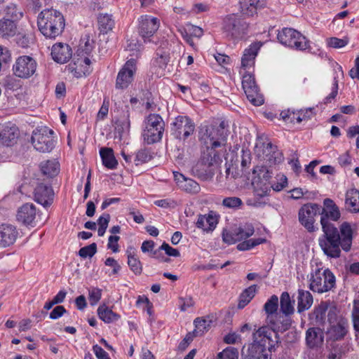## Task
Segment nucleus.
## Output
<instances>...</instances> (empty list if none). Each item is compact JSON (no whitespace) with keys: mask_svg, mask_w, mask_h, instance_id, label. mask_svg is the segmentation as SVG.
<instances>
[{"mask_svg":"<svg viewBox=\"0 0 359 359\" xmlns=\"http://www.w3.org/2000/svg\"><path fill=\"white\" fill-rule=\"evenodd\" d=\"M323 204L325 208H320V212L323 236L319 238V245L328 257H339L340 247L346 252L350 250L352 245L353 231L348 223L344 222L340 226L339 233L337 228L330 222V220L337 221L339 219L341 215L338 207L330 198H325Z\"/></svg>","mask_w":359,"mask_h":359,"instance_id":"obj_1","label":"nucleus"},{"mask_svg":"<svg viewBox=\"0 0 359 359\" xmlns=\"http://www.w3.org/2000/svg\"><path fill=\"white\" fill-rule=\"evenodd\" d=\"M37 24L41 34L50 39L59 36L65 26L63 15L53 8L42 11L38 16Z\"/></svg>","mask_w":359,"mask_h":359,"instance_id":"obj_2","label":"nucleus"},{"mask_svg":"<svg viewBox=\"0 0 359 359\" xmlns=\"http://www.w3.org/2000/svg\"><path fill=\"white\" fill-rule=\"evenodd\" d=\"M165 130L162 117L156 114H150L144 121L142 137L144 142L152 144L161 140Z\"/></svg>","mask_w":359,"mask_h":359,"instance_id":"obj_3","label":"nucleus"},{"mask_svg":"<svg viewBox=\"0 0 359 359\" xmlns=\"http://www.w3.org/2000/svg\"><path fill=\"white\" fill-rule=\"evenodd\" d=\"M335 276L328 269L317 268L311 273L309 288L314 292L323 293L335 286Z\"/></svg>","mask_w":359,"mask_h":359,"instance_id":"obj_4","label":"nucleus"},{"mask_svg":"<svg viewBox=\"0 0 359 359\" xmlns=\"http://www.w3.org/2000/svg\"><path fill=\"white\" fill-rule=\"evenodd\" d=\"M277 38L280 43L291 48L305 50L309 48V41L294 29L285 27L280 30Z\"/></svg>","mask_w":359,"mask_h":359,"instance_id":"obj_5","label":"nucleus"},{"mask_svg":"<svg viewBox=\"0 0 359 359\" xmlns=\"http://www.w3.org/2000/svg\"><path fill=\"white\" fill-rule=\"evenodd\" d=\"M248 29V23L235 14L227 15L224 20L222 29L229 39H242L247 34Z\"/></svg>","mask_w":359,"mask_h":359,"instance_id":"obj_6","label":"nucleus"},{"mask_svg":"<svg viewBox=\"0 0 359 359\" xmlns=\"http://www.w3.org/2000/svg\"><path fill=\"white\" fill-rule=\"evenodd\" d=\"M271 326V328L268 326H262L256 330V332L253 333V341L252 344L262 345L269 352L274 351L280 340L278 334L276 331V330L278 328L275 327L274 325Z\"/></svg>","mask_w":359,"mask_h":359,"instance_id":"obj_7","label":"nucleus"},{"mask_svg":"<svg viewBox=\"0 0 359 359\" xmlns=\"http://www.w3.org/2000/svg\"><path fill=\"white\" fill-rule=\"evenodd\" d=\"M195 129V123L188 116H177L170 123V134L179 140H187L194 135Z\"/></svg>","mask_w":359,"mask_h":359,"instance_id":"obj_8","label":"nucleus"},{"mask_svg":"<svg viewBox=\"0 0 359 359\" xmlns=\"http://www.w3.org/2000/svg\"><path fill=\"white\" fill-rule=\"evenodd\" d=\"M54 132L46 126L38 127L32 132V144L40 152H50L55 147Z\"/></svg>","mask_w":359,"mask_h":359,"instance_id":"obj_9","label":"nucleus"},{"mask_svg":"<svg viewBox=\"0 0 359 359\" xmlns=\"http://www.w3.org/2000/svg\"><path fill=\"white\" fill-rule=\"evenodd\" d=\"M320 212V205L316 203L303 205L298 212L299 223L310 233L316 231L318 228L314 224L315 217Z\"/></svg>","mask_w":359,"mask_h":359,"instance_id":"obj_10","label":"nucleus"},{"mask_svg":"<svg viewBox=\"0 0 359 359\" xmlns=\"http://www.w3.org/2000/svg\"><path fill=\"white\" fill-rule=\"evenodd\" d=\"M37 67L36 60L31 56H19L12 67L13 75L20 79H29L32 76Z\"/></svg>","mask_w":359,"mask_h":359,"instance_id":"obj_11","label":"nucleus"},{"mask_svg":"<svg viewBox=\"0 0 359 359\" xmlns=\"http://www.w3.org/2000/svg\"><path fill=\"white\" fill-rule=\"evenodd\" d=\"M159 27L160 20L157 18L144 15L139 18L138 32L144 42L151 41L150 38L154 36Z\"/></svg>","mask_w":359,"mask_h":359,"instance_id":"obj_12","label":"nucleus"},{"mask_svg":"<svg viewBox=\"0 0 359 359\" xmlns=\"http://www.w3.org/2000/svg\"><path fill=\"white\" fill-rule=\"evenodd\" d=\"M242 86L248 100L253 105L260 106L264 103L263 97L259 93L258 86L252 74L248 73L243 76Z\"/></svg>","mask_w":359,"mask_h":359,"instance_id":"obj_13","label":"nucleus"},{"mask_svg":"<svg viewBox=\"0 0 359 359\" xmlns=\"http://www.w3.org/2000/svg\"><path fill=\"white\" fill-rule=\"evenodd\" d=\"M227 126L228 124L222 121L218 126L211 125L206 128L205 135L210 140L212 149L220 147L222 142L226 140L228 135Z\"/></svg>","mask_w":359,"mask_h":359,"instance_id":"obj_14","label":"nucleus"},{"mask_svg":"<svg viewBox=\"0 0 359 359\" xmlns=\"http://www.w3.org/2000/svg\"><path fill=\"white\" fill-rule=\"evenodd\" d=\"M136 72V60L130 59L128 60L118 73L116 80V88L126 89L134 79Z\"/></svg>","mask_w":359,"mask_h":359,"instance_id":"obj_15","label":"nucleus"},{"mask_svg":"<svg viewBox=\"0 0 359 359\" xmlns=\"http://www.w3.org/2000/svg\"><path fill=\"white\" fill-rule=\"evenodd\" d=\"M266 0H240L239 9L241 13L247 18H252L257 15V11L266 8Z\"/></svg>","mask_w":359,"mask_h":359,"instance_id":"obj_16","label":"nucleus"},{"mask_svg":"<svg viewBox=\"0 0 359 359\" xmlns=\"http://www.w3.org/2000/svg\"><path fill=\"white\" fill-rule=\"evenodd\" d=\"M34 200L44 207L49 206L53 200V191L50 186L39 184L34 189Z\"/></svg>","mask_w":359,"mask_h":359,"instance_id":"obj_17","label":"nucleus"},{"mask_svg":"<svg viewBox=\"0 0 359 359\" xmlns=\"http://www.w3.org/2000/svg\"><path fill=\"white\" fill-rule=\"evenodd\" d=\"M18 234V231L15 226L10 224L0 225V247L6 248L13 245Z\"/></svg>","mask_w":359,"mask_h":359,"instance_id":"obj_18","label":"nucleus"},{"mask_svg":"<svg viewBox=\"0 0 359 359\" xmlns=\"http://www.w3.org/2000/svg\"><path fill=\"white\" fill-rule=\"evenodd\" d=\"M175 180L180 189L191 194H196L200 192L201 187L195 180L186 177L184 175L173 172Z\"/></svg>","mask_w":359,"mask_h":359,"instance_id":"obj_19","label":"nucleus"},{"mask_svg":"<svg viewBox=\"0 0 359 359\" xmlns=\"http://www.w3.org/2000/svg\"><path fill=\"white\" fill-rule=\"evenodd\" d=\"M19 131L15 124L8 123L2 126L0 130V140L2 144L11 147L17 142Z\"/></svg>","mask_w":359,"mask_h":359,"instance_id":"obj_20","label":"nucleus"},{"mask_svg":"<svg viewBox=\"0 0 359 359\" xmlns=\"http://www.w3.org/2000/svg\"><path fill=\"white\" fill-rule=\"evenodd\" d=\"M36 216V207L32 203L22 205L17 213V219L26 225H35Z\"/></svg>","mask_w":359,"mask_h":359,"instance_id":"obj_21","label":"nucleus"},{"mask_svg":"<svg viewBox=\"0 0 359 359\" xmlns=\"http://www.w3.org/2000/svg\"><path fill=\"white\" fill-rule=\"evenodd\" d=\"M51 55L55 62L65 63L72 57V48L66 43H55L52 47Z\"/></svg>","mask_w":359,"mask_h":359,"instance_id":"obj_22","label":"nucleus"},{"mask_svg":"<svg viewBox=\"0 0 359 359\" xmlns=\"http://www.w3.org/2000/svg\"><path fill=\"white\" fill-rule=\"evenodd\" d=\"M278 307V298L276 295H272L264 305V310L267 315L266 321L271 325H274L278 329L280 327L276 323L275 318H278L276 311Z\"/></svg>","mask_w":359,"mask_h":359,"instance_id":"obj_23","label":"nucleus"},{"mask_svg":"<svg viewBox=\"0 0 359 359\" xmlns=\"http://www.w3.org/2000/svg\"><path fill=\"white\" fill-rule=\"evenodd\" d=\"M269 352L263 346L251 343L242 355L244 359H271Z\"/></svg>","mask_w":359,"mask_h":359,"instance_id":"obj_24","label":"nucleus"},{"mask_svg":"<svg viewBox=\"0 0 359 359\" xmlns=\"http://www.w3.org/2000/svg\"><path fill=\"white\" fill-rule=\"evenodd\" d=\"M263 154L264 160L270 167L278 165L283 161V154L271 142L267 143L266 147H264Z\"/></svg>","mask_w":359,"mask_h":359,"instance_id":"obj_25","label":"nucleus"},{"mask_svg":"<svg viewBox=\"0 0 359 359\" xmlns=\"http://www.w3.org/2000/svg\"><path fill=\"white\" fill-rule=\"evenodd\" d=\"M324 333L320 328L311 327L306 332V343L311 348H318L323 344Z\"/></svg>","mask_w":359,"mask_h":359,"instance_id":"obj_26","label":"nucleus"},{"mask_svg":"<svg viewBox=\"0 0 359 359\" xmlns=\"http://www.w3.org/2000/svg\"><path fill=\"white\" fill-rule=\"evenodd\" d=\"M218 223V219L214 212L210 211L207 215H201L198 216L196 226L202 229L205 231H213Z\"/></svg>","mask_w":359,"mask_h":359,"instance_id":"obj_27","label":"nucleus"},{"mask_svg":"<svg viewBox=\"0 0 359 359\" xmlns=\"http://www.w3.org/2000/svg\"><path fill=\"white\" fill-rule=\"evenodd\" d=\"M328 320L330 324L332 322V314L331 311H329L328 313ZM347 332V325L343 320H340L336 324H333L330 325V327L328 328L327 334L333 340H339L342 339Z\"/></svg>","mask_w":359,"mask_h":359,"instance_id":"obj_28","label":"nucleus"},{"mask_svg":"<svg viewBox=\"0 0 359 359\" xmlns=\"http://www.w3.org/2000/svg\"><path fill=\"white\" fill-rule=\"evenodd\" d=\"M261 46L262 45L259 43H252L248 48L245 50L241 58L242 68L245 69L254 65L255 59Z\"/></svg>","mask_w":359,"mask_h":359,"instance_id":"obj_29","label":"nucleus"},{"mask_svg":"<svg viewBox=\"0 0 359 359\" xmlns=\"http://www.w3.org/2000/svg\"><path fill=\"white\" fill-rule=\"evenodd\" d=\"M345 204L351 212H359V191L358 189H351L346 191Z\"/></svg>","mask_w":359,"mask_h":359,"instance_id":"obj_30","label":"nucleus"},{"mask_svg":"<svg viewBox=\"0 0 359 359\" xmlns=\"http://www.w3.org/2000/svg\"><path fill=\"white\" fill-rule=\"evenodd\" d=\"M100 155L103 165L108 169H116L118 165V161L116 159L114 151L109 147H102L100 150Z\"/></svg>","mask_w":359,"mask_h":359,"instance_id":"obj_31","label":"nucleus"},{"mask_svg":"<svg viewBox=\"0 0 359 359\" xmlns=\"http://www.w3.org/2000/svg\"><path fill=\"white\" fill-rule=\"evenodd\" d=\"M297 302V311L301 313L310 309L313 304V297L309 291L299 290Z\"/></svg>","mask_w":359,"mask_h":359,"instance_id":"obj_32","label":"nucleus"},{"mask_svg":"<svg viewBox=\"0 0 359 359\" xmlns=\"http://www.w3.org/2000/svg\"><path fill=\"white\" fill-rule=\"evenodd\" d=\"M97 315L99 318L105 323H111L116 322L121 318L119 314L114 313L105 304L100 305L98 307Z\"/></svg>","mask_w":359,"mask_h":359,"instance_id":"obj_33","label":"nucleus"},{"mask_svg":"<svg viewBox=\"0 0 359 359\" xmlns=\"http://www.w3.org/2000/svg\"><path fill=\"white\" fill-rule=\"evenodd\" d=\"M41 171L43 175L48 177L56 176L60 171V165L55 160H47L40 164Z\"/></svg>","mask_w":359,"mask_h":359,"instance_id":"obj_34","label":"nucleus"},{"mask_svg":"<svg viewBox=\"0 0 359 359\" xmlns=\"http://www.w3.org/2000/svg\"><path fill=\"white\" fill-rule=\"evenodd\" d=\"M258 287L257 285H252L245 289L239 297V302L238 304V309H243L247 306L255 296Z\"/></svg>","mask_w":359,"mask_h":359,"instance_id":"obj_35","label":"nucleus"},{"mask_svg":"<svg viewBox=\"0 0 359 359\" xmlns=\"http://www.w3.org/2000/svg\"><path fill=\"white\" fill-rule=\"evenodd\" d=\"M128 255V264L130 270L135 275H140L142 272V265L137 257H135L133 248H130L126 251Z\"/></svg>","mask_w":359,"mask_h":359,"instance_id":"obj_36","label":"nucleus"},{"mask_svg":"<svg viewBox=\"0 0 359 359\" xmlns=\"http://www.w3.org/2000/svg\"><path fill=\"white\" fill-rule=\"evenodd\" d=\"M99 29L102 34H107L112 30L114 27V20L111 15L108 14H101L97 18Z\"/></svg>","mask_w":359,"mask_h":359,"instance_id":"obj_37","label":"nucleus"},{"mask_svg":"<svg viewBox=\"0 0 359 359\" xmlns=\"http://www.w3.org/2000/svg\"><path fill=\"white\" fill-rule=\"evenodd\" d=\"M74 65L76 66L75 68V75L76 77H81L83 75L86 76L91 72L90 67V60L87 57H85L83 59H78L74 62Z\"/></svg>","mask_w":359,"mask_h":359,"instance_id":"obj_38","label":"nucleus"},{"mask_svg":"<svg viewBox=\"0 0 359 359\" xmlns=\"http://www.w3.org/2000/svg\"><path fill=\"white\" fill-rule=\"evenodd\" d=\"M280 311L285 315H290L294 312V306L289 294L284 292L280 296Z\"/></svg>","mask_w":359,"mask_h":359,"instance_id":"obj_39","label":"nucleus"},{"mask_svg":"<svg viewBox=\"0 0 359 359\" xmlns=\"http://www.w3.org/2000/svg\"><path fill=\"white\" fill-rule=\"evenodd\" d=\"M16 26L13 20L4 19L0 20V33L3 36H11L15 32Z\"/></svg>","mask_w":359,"mask_h":359,"instance_id":"obj_40","label":"nucleus"},{"mask_svg":"<svg viewBox=\"0 0 359 359\" xmlns=\"http://www.w3.org/2000/svg\"><path fill=\"white\" fill-rule=\"evenodd\" d=\"M238 242L245 240L253 235L255 232L254 227L252 224H245L243 226L235 229Z\"/></svg>","mask_w":359,"mask_h":359,"instance_id":"obj_41","label":"nucleus"},{"mask_svg":"<svg viewBox=\"0 0 359 359\" xmlns=\"http://www.w3.org/2000/svg\"><path fill=\"white\" fill-rule=\"evenodd\" d=\"M280 115L283 120L287 123H301V118L299 116L298 110L288 109L282 111Z\"/></svg>","mask_w":359,"mask_h":359,"instance_id":"obj_42","label":"nucleus"},{"mask_svg":"<svg viewBox=\"0 0 359 359\" xmlns=\"http://www.w3.org/2000/svg\"><path fill=\"white\" fill-rule=\"evenodd\" d=\"M265 241H266V239L262 238H252V239L246 240V241H244L240 243L237 245V248L238 250H241V251L249 250L253 248L254 247H255L261 243H264Z\"/></svg>","mask_w":359,"mask_h":359,"instance_id":"obj_43","label":"nucleus"},{"mask_svg":"<svg viewBox=\"0 0 359 359\" xmlns=\"http://www.w3.org/2000/svg\"><path fill=\"white\" fill-rule=\"evenodd\" d=\"M217 359H238V351L236 348L229 346L217 354Z\"/></svg>","mask_w":359,"mask_h":359,"instance_id":"obj_44","label":"nucleus"},{"mask_svg":"<svg viewBox=\"0 0 359 359\" xmlns=\"http://www.w3.org/2000/svg\"><path fill=\"white\" fill-rule=\"evenodd\" d=\"M156 62L161 68L165 67L170 61V52L161 49L156 50Z\"/></svg>","mask_w":359,"mask_h":359,"instance_id":"obj_45","label":"nucleus"},{"mask_svg":"<svg viewBox=\"0 0 359 359\" xmlns=\"http://www.w3.org/2000/svg\"><path fill=\"white\" fill-rule=\"evenodd\" d=\"M222 205L228 208L238 209L243 205V201L238 197H226L223 199Z\"/></svg>","mask_w":359,"mask_h":359,"instance_id":"obj_46","label":"nucleus"},{"mask_svg":"<svg viewBox=\"0 0 359 359\" xmlns=\"http://www.w3.org/2000/svg\"><path fill=\"white\" fill-rule=\"evenodd\" d=\"M97 252V244L93 243L89 245L81 248L79 251V255L82 258L92 257Z\"/></svg>","mask_w":359,"mask_h":359,"instance_id":"obj_47","label":"nucleus"},{"mask_svg":"<svg viewBox=\"0 0 359 359\" xmlns=\"http://www.w3.org/2000/svg\"><path fill=\"white\" fill-rule=\"evenodd\" d=\"M151 159V156L145 149H140L135 154L134 162L136 165L144 163Z\"/></svg>","mask_w":359,"mask_h":359,"instance_id":"obj_48","label":"nucleus"},{"mask_svg":"<svg viewBox=\"0 0 359 359\" xmlns=\"http://www.w3.org/2000/svg\"><path fill=\"white\" fill-rule=\"evenodd\" d=\"M102 297V290L92 287L88 290V299L90 305L94 306L98 303Z\"/></svg>","mask_w":359,"mask_h":359,"instance_id":"obj_49","label":"nucleus"},{"mask_svg":"<svg viewBox=\"0 0 359 359\" xmlns=\"http://www.w3.org/2000/svg\"><path fill=\"white\" fill-rule=\"evenodd\" d=\"M327 45L334 48H341L346 46L348 43V38L338 39L337 37H331L327 40Z\"/></svg>","mask_w":359,"mask_h":359,"instance_id":"obj_50","label":"nucleus"},{"mask_svg":"<svg viewBox=\"0 0 359 359\" xmlns=\"http://www.w3.org/2000/svg\"><path fill=\"white\" fill-rule=\"evenodd\" d=\"M276 182L271 184L272 189L276 191L283 190L287 184V179L284 175H277Z\"/></svg>","mask_w":359,"mask_h":359,"instance_id":"obj_51","label":"nucleus"},{"mask_svg":"<svg viewBox=\"0 0 359 359\" xmlns=\"http://www.w3.org/2000/svg\"><path fill=\"white\" fill-rule=\"evenodd\" d=\"M226 162V177L230 175L231 172V166H233V165H236L238 162V156L233 152L231 151L230 154H227V156L225 158Z\"/></svg>","mask_w":359,"mask_h":359,"instance_id":"obj_52","label":"nucleus"},{"mask_svg":"<svg viewBox=\"0 0 359 359\" xmlns=\"http://www.w3.org/2000/svg\"><path fill=\"white\" fill-rule=\"evenodd\" d=\"M194 323L196 327L194 333H195L196 335H198V333L203 334L204 331L207 330L208 322L205 319L197 318L194 320Z\"/></svg>","mask_w":359,"mask_h":359,"instance_id":"obj_53","label":"nucleus"},{"mask_svg":"<svg viewBox=\"0 0 359 359\" xmlns=\"http://www.w3.org/2000/svg\"><path fill=\"white\" fill-rule=\"evenodd\" d=\"M328 304L325 302H322L318 307L315 309L314 314L318 320H323L325 316V313L328 309Z\"/></svg>","mask_w":359,"mask_h":359,"instance_id":"obj_54","label":"nucleus"},{"mask_svg":"<svg viewBox=\"0 0 359 359\" xmlns=\"http://www.w3.org/2000/svg\"><path fill=\"white\" fill-rule=\"evenodd\" d=\"M109 102L108 100L104 99L102 104L97 112V121H102L107 116L109 112Z\"/></svg>","mask_w":359,"mask_h":359,"instance_id":"obj_55","label":"nucleus"},{"mask_svg":"<svg viewBox=\"0 0 359 359\" xmlns=\"http://www.w3.org/2000/svg\"><path fill=\"white\" fill-rule=\"evenodd\" d=\"M180 309L182 311H187L189 308L194 306V300L191 297L187 296L185 297H180L179 299Z\"/></svg>","mask_w":359,"mask_h":359,"instance_id":"obj_56","label":"nucleus"},{"mask_svg":"<svg viewBox=\"0 0 359 359\" xmlns=\"http://www.w3.org/2000/svg\"><path fill=\"white\" fill-rule=\"evenodd\" d=\"M223 241L229 245L238 242L235 229L232 231H224L222 233Z\"/></svg>","mask_w":359,"mask_h":359,"instance_id":"obj_57","label":"nucleus"},{"mask_svg":"<svg viewBox=\"0 0 359 359\" xmlns=\"http://www.w3.org/2000/svg\"><path fill=\"white\" fill-rule=\"evenodd\" d=\"M299 116L301 118V122L311 119L315 114V108L309 107L305 109L298 110Z\"/></svg>","mask_w":359,"mask_h":359,"instance_id":"obj_58","label":"nucleus"},{"mask_svg":"<svg viewBox=\"0 0 359 359\" xmlns=\"http://www.w3.org/2000/svg\"><path fill=\"white\" fill-rule=\"evenodd\" d=\"M160 250H163L165 254L170 257H177L180 255L177 249L172 248L165 242L160 246Z\"/></svg>","mask_w":359,"mask_h":359,"instance_id":"obj_59","label":"nucleus"},{"mask_svg":"<svg viewBox=\"0 0 359 359\" xmlns=\"http://www.w3.org/2000/svg\"><path fill=\"white\" fill-rule=\"evenodd\" d=\"M224 342L227 344H235L241 342V337L235 332L229 333L224 337Z\"/></svg>","mask_w":359,"mask_h":359,"instance_id":"obj_60","label":"nucleus"},{"mask_svg":"<svg viewBox=\"0 0 359 359\" xmlns=\"http://www.w3.org/2000/svg\"><path fill=\"white\" fill-rule=\"evenodd\" d=\"M66 312L67 310L63 306H57L50 313L49 317L50 319L53 320L58 319L59 318L62 316Z\"/></svg>","mask_w":359,"mask_h":359,"instance_id":"obj_61","label":"nucleus"},{"mask_svg":"<svg viewBox=\"0 0 359 359\" xmlns=\"http://www.w3.org/2000/svg\"><path fill=\"white\" fill-rule=\"evenodd\" d=\"M120 237L118 236H110L108 239L107 248L111 249L114 252L118 251V241Z\"/></svg>","mask_w":359,"mask_h":359,"instance_id":"obj_62","label":"nucleus"},{"mask_svg":"<svg viewBox=\"0 0 359 359\" xmlns=\"http://www.w3.org/2000/svg\"><path fill=\"white\" fill-rule=\"evenodd\" d=\"M93 350L97 359H111L109 354L97 344L93 346Z\"/></svg>","mask_w":359,"mask_h":359,"instance_id":"obj_63","label":"nucleus"},{"mask_svg":"<svg viewBox=\"0 0 359 359\" xmlns=\"http://www.w3.org/2000/svg\"><path fill=\"white\" fill-rule=\"evenodd\" d=\"M352 316L354 328L356 331L359 332V304L356 302H355Z\"/></svg>","mask_w":359,"mask_h":359,"instance_id":"obj_64","label":"nucleus"}]
</instances>
